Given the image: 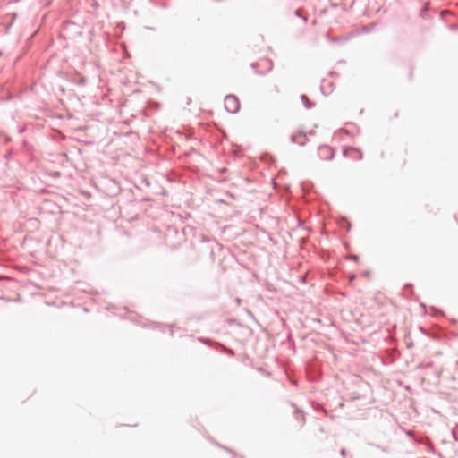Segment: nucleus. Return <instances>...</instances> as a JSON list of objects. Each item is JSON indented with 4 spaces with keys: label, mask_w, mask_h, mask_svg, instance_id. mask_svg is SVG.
<instances>
[{
    "label": "nucleus",
    "mask_w": 458,
    "mask_h": 458,
    "mask_svg": "<svg viewBox=\"0 0 458 458\" xmlns=\"http://www.w3.org/2000/svg\"><path fill=\"white\" fill-rule=\"evenodd\" d=\"M305 136L302 134L293 135V141L301 145L304 144Z\"/></svg>",
    "instance_id": "3"
},
{
    "label": "nucleus",
    "mask_w": 458,
    "mask_h": 458,
    "mask_svg": "<svg viewBox=\"0 0 458 458\" xmlns=\"http://www.w3.org/2000/svg\"><path fill=\"white\" fill-rule=\"evenodd\" d=\"M301 99H302V101L304 102L305 106H306L307 107H310V105H309V98H307V96L302 95V96H301Z\"/></svg>",
    "instance_id": "4"
},
{
    "label": "nucleus",
    "mask_w": 458,
    "mask_h": 458,
    "mask_svg": "<svg viewBox=\"0 0 458 458\" xmlns=\"http://www.w3.org/2000/svg\"><path fill=\"white\" fill-rule=\"evenodd\" d=\"M320 153H322L325 156L326 159H331L333 157V151L328 147H322L319 149Z\"/></svg>",
    "instance_id": "2"
},
{
    "label": "nucleus",
    "mask_w": 458,
    "mask_h": 458,
    "mask_svg": "<svg viewBox=\"0 0 458 458\" xmlns=\"http://www.w3.org/2000/svg\"><path fill=\"white\" fill-rule=\"evenodd\" d=\"M225 108L231 114H235L240 108L239 99L233 95H228L224 100Z\"/></svg>",
    "instance_id": "1"
}]
</instances>
